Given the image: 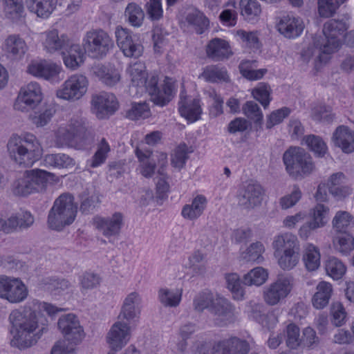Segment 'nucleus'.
<instances>
[{
    "mask_svg": "<svg viewBox=\"0 0 354 354\" xmlns=\"http://www.w3.org/2000/svg\"><path fill=\"white\" fill-rule=\"evenodd\" d=\"M320 252L317 247L308 243L304 248L303 261L308 271H315L320 266Z\"/></svg>",
    "mask_w": 354,
    "mask_h": 354,
    "instance_id": "43",
    "label": "nucleus"
},
{
    "mask_svg": "<svg viewBox=\"0 0 354 354\" xmlns=\"http://www.w3.org/2000/svg\"><path fill=\"white\" fill-rule=\"evenodd\" d=\"M329 208L323 204H317L310 210L312 222L317 228L323 227L328 221Z\"/></svg>",
    "mask_w": 354,
    "mask_h": 354,
    "instance_id": "55",
    "label": "nucleus"
},
{
    "mask_svg": "<svg viewBox=\"0 0 354 354\" xmlns=\"http://www.w3.org/2000/svg\"><path fill=\"white\" fill-rule=\"evenodd\" d=\"M124 17L132 26L140 27L143 23L145 13L140 6L136 3H130L125 9Z\"/></svg>",
    "mask_w": 354,
    "mask_h": 354,
    "instance_id": "48",
    "label": "nucleus"
},
{
    "mask_svg": "<svg viewBox=\"0 0 354 354\" xmlns=\"http://www.w3.org/2000/svg\"><path fill=\"white\" fill-rule=\"evenodd\" d=\"M141 297L136 292L129 293L124 299L118 319L130 321L140 314Z\"/></svg>",
    "mask_w": 354,
    "mask_h": 354,
    "instance_id": "24",
    "label": "nucleus"
},
{
    "mask_svg": "<svg viewBox=\"0 0 354 354\" xmlns=\"http://www.w3.org/2000/svg\"><path fill=\"white\" fill-rule=\"evenodd\" d=\"M294 278L290 274L279 275L277 279L264 287L263 299L268 306H276L283 301L291 292Z\"/></svg>",
    "mask_w": 354,
    "mask_h": 354,
    "instance_id": "9",
    "label": "nucleus"
},
{
    "mask_svg": "<svg viewBox=\"0 0 354 354\" xmlns=\"http://www.w3.org/2000/svg\"><path fill=\"white\" fill-rule=\"evenodd\" d=\"M304 140L308 148L317 156L322 157L326 153V144L321 137L308 135L304 138Z\"/></svg>",
    "mask_w": 354,
    "mask_h": 354,
    "instance_id": "61",
    "label": "nucleus"
},
{
    "mask_svg": "<svg viewBox=\"0 0 354 354\" xmlns=\"http://www.w3.org/2000/svg\"><path fill=\"white\" fill-rule=\"evenodd\" d=\"M12 336L10 344L20 350L29 348L37 343L36 333L38 320L36 313L30 308L12 310L8 317Z\"/></svg>",
    "mask_w": 354,
    "mask_h": 354,
    "instance_id": "2",
    "label": "nucleus"
},
{
    "mask_svg": "<svg viewBox=\"0 0 354 354\" xmlns=\"http://www.w3.org/2000/svg\"><path fill=\"white\" fill-rule=\"evenodd\" d=\"M304 27L302 20L291 14L282 16L277 24L279 32L287 38L298 37L302 32Z\"/></svg>",
    "mask_w": 354,
    "mask_h": 354,
    "instance_id": "20",
    "label": "nucleus"
},
{
    "mask_svg": "<svg viewBox=\"0 0 354 354\" xmlns=\"http://www.w3.org/2000/svg\"><path fill=\"white\" fill-rule=\"evenodd\" d=\"M93 224L106 238L117 236L124 225V216L120 212L107 217L96 216L93 219Z\"/></svg>",
    "mask_w": 354,
    "mask_h": 354,
    "instance_id": "17",
    "label": "nucleus"
},
{
    "mask_svg": "<svg viewBox=\"0 0 354 354\" xmlns=\"http://www.w3.org/2000/svg\"><path fill=\"white\" fill-rule=\"evenodd\" d=\"M252 95L257 100H258L264 109H266L271 100L270 88L263 82L259 83L258 85L252 89Z\"/></svg>",
    "mask_w": 354,
    "mask_h": 354,
    "instance_id": "62",
    "label": "nucleus"
},
{
    "mask_svg": "<svg viewBox=\"0 0 354 354\" xmlns=\"http://www.w3.org/2000/svg\"><path fill=\"white\" fill-rule=\"evenodd\" d=\"M206 54L213 61L221 62L228 59L233 55V52L227 41L216 37L208 42Z\"/></svg>",
    "mask_w": 354,
    "mask_h": 354,
    "instance_id": "19",
    "label": "nucleus"
},
{
    "mask_svg": "<svg viewBox=\"0 0 354 354\" xmlns=\"http://www.w3.org/2000/svg\"><path fill=\"white\" fill-rule=\"evenodd\" d=\"M12 159L24 167H31L42 154V147L37 137L31 133L13 134L7 144Z\"/></svg>",
    "mask_w": 354,
    "mask_h": 354,
    "instance_id": "3",
    "label": "nucleus"
},
{
    "mask_svg": "<svg viewBox=\"0 0 354 354\" xmlns=\"http://www.w3.org/2000/svg\"><path fill=\"white\" fill-rule=\"evenodd\" d=\"M132 84L134 86L139 87L142 82L145 80V77L149 73L146 71V66L142 62L138 61L131 63L127 69Z\"/></svg>",
    "mask_w": 354,
    "mask_h": 354,
    "instance_id": "46",
    "label": "nucleus"
},
{
    "mask_svg": "<svg viewBox=\"0 0 354 354\" xmlns=\"http://www.w3.org/2000/svg\"><path fill=\"white\" fill-rule=\"evenodd\" d=\"M333 139L336 146L340 147L345 153L354 151V131L346 126L337 128L333 133Z\"/></svg>",
    "mask_w": 354,
    "mask_h": 354,
    "instance_id": "28",
    "label": "nucleus"
},
{
    "mask_svg": "<svg viewBox=\"0 0 354 354\" xmlns=\"http://www.w3.org/2000/svg\"><path fill=\"white\" fill-rule=\"evenodd\" d=\"M178 110L183 117L192 122L198 120L202 113L199 100L185 96L183 93L180 94Z\"/></svg>",
    "mask_w": 354,
    "mask_h": 354,
    "instance_id": "23",
    "label": "nucleus"
},
{
    "mask_svg": "<svg viewBox=\"0 0 354 354\" xmlns=\"http://www.w3.org/2000/svg\"><path fill=\"white\" fill-rule=\"evenodd\" d=\"M75 137L68 127H59L55 131V144L57 147H73Z\"/></svg>",
    "mask_w": 354,
    "mask_h": 354,
    "instance_id": "57",
    "label": "nucleus"
},
{
    "mask_svg": "<svg viewBox=\"0 0 354 354\" xmlns=\"http://www.w3.org/2000/svg\"><path fill=\"white\" fill-rule=\"evenodd\" d=\"M243 113L254 123L261 124L263 113L259 105L254 101H247L242 106Z\"/></svg>",
    "mask_w": 354,
    "mask_h": 354,
    "instance_id": "59",
    "label": "nucleus"
},
{
    "mask_svg": "<svg viewBox=\"0 0 354 354\" xmlns=\"http://www.w3.org/2000/svg\"><path fill=\"white\" fill-rule=\"evenodd\" d=\"M272 246L276 255L282 250L299 249V242L295 234L285 232L279 234L274 237Z\"/></svg>",
    "mask_w": 354,
    "mask_h": 354,
    "instance_id": "29",
    "label": "nucleus"
},
{
    "mask_svg": "<svg viewBox=\"0 0 354 354\" xmlns=\"http://www.w3.org/2000/svg\"><path fill=\"white\" fill-rule=\"evenodd\" d=\"M291 110L288 107H282L272 111L268 116L266 121V128L271 129L274 126L280 124L284 118L290 114Z\"/></svg>",
    "mask_w": 354,
    "mask_h": 354,
    "instance_id": "63",
    "label": "nucleus"
},
{
    "mask_svg": "<svg viewBox=\"0 0 354 354\" xmlns=\"http://www.w3.org/2000/svg\"><path fill=\"white\" fill-rule=\"evenodd\" d=\"M347 29L345 22L331 19L326 22L323 28L322 35H315L313 43L301 52V59L304 62L313 61L317 70L326 64L331 55L340 45L338 37L344 33Z\"/></svg>",
    "mask_w": 354,
    "mask_h": 354,
    "instance_id": "1",
    "label": "nucleus"
},
{
    "mask_svg": "<svg viewBox=\"0 0 354 354\" xmlns=\"http://www.w3.org/2000/svg\"><path fill=\"white\" fill-rule=\"evenodd\" d=\"M215 325L225 326L234 322L235 308L225 298L220 296L216 297V301L210 309Z\"/></svg>",
    "mask_w": 354,
    "mask_h": 354,
    "instance_id": "15",
    "label": "nucleus"
},
{
    "mask_svg": "<svg viewBox=\"0 0 354 354\" xmlns=\"http://www.w3.org/2000/svg\"><path fill=\"white\" fill-rule=\"evenodd\" d=\"M139 88L144 89L150 96L151 102L160 106L167 105L174 95L173 80L165 77L162 82H160L158 75L155 73L146 76Z\"/></svg>",
    "mask_w": 354,
    "mask_h": 354,
    "instance_id": "7",
    "label": "nucleus"
},
{
    "mask_svg": "<svg viewBox=\"0 0 354 354\" xmlns=\"http://www.w3.org/2000/svg\"><path fill=\"white\" fill-rule=\"evenodd\" d=\"M77 212V207L74 203L73 196L69 194H62L56 199L49 212V227L57 231L62 230L74 221Z\"/></svg>",
    "mask_w": 354,
    "mask_h": 354,
    "instance_id": "5",
    "label": "nucleus"
},
{
    "mask_svg": "<svg viewBox=\"0 0 354 354\" xmlns=\"http://www.w3.org/2000/svg\"><path fill=\"white\" fill-rule=\"evenodd\" d=\"M200 77L203 78L206 82L212 83L229 81V76L226 68L218 65L205 66Z\"/></svg>",
    "mask_w": 354,
    "mask_h": 354,
    "instance_id": "42",
    "label": "nucleus"
},
{
    "mask_svg": "<svg viewBox=\"0 0 354 354\" xmlns=\"http://www.w3.org/2000/svg\"><path fill=\"white\" fill-rule=\"evenodd\" d=\"M43 37L44 46L48 52L51 53L60 50H63L69 45L70 39L68 36L64 34L59 35L56 29L44 32Z\"/></svg>",
    "mask_w": 354,
    "mask_h": 354,
    "instance_id": "25",
    "label": "nucleus"
},
{
    "mask_svg": "<svg viewBox=\"0 0 354 354\" xmlns=\"http://www.w3.org/2000/svg\"><path fill=\"white\" fill-rule=\"evenodd\" d=\"M333 290V286L330 283L324 281H320L316 287V292L312 299L313 306L317 309L324 308L328 304Z\"/></svg>",
    "mask_w": 354,
    "mask_h": 354,
    "instance_id": "32",
    "label": "nucleus"
},
{
    "mask_svg": "<svg viewBox=\"0 0 354 354\" xmlns=\"http://www.w3.org/2000/svg\"><path fill=\"white\" fill-rule=\"evenodd\" d=\"M88 82L86 76L81 74L71 75L57 91L59 98L75 101L82 98L87 91Z\"/></svg>",
    "mask_w": 354,
    "mask_h": 354,
    "instance_id": "10",
    "label": "nucleus"
},
{
    "mask_svg": "<svg viewBox=\"0 0 354 354\" xmlns=\"http://www.w3.org/2000/svg\"><path fill=\"white\" fill-rule=\"evenodd\" d=\"M85 52L80 45L70 41L69 45L62 52L65 66L71 70L77 69L84 62Z\"/></svg>",
    "mask_w": 354,
    "mask_h": 354,
    "instance_id": "22",
    "label": "nucleus"
},
{
    "mask_svg": "<svg viewBox=\"0 0 354 354\" xmlns=\"http://www.w3.org/2000/svg\"><path fill=\"white\" fill-rule=\"evenodd\" d=\"M55 175L42 169L26 171L21 178L16 180L12 185L15 195L27 196L32 194H41L46 191L49 179Z\"/></svg>",
    "mask_w": 354,
    "mask_h": 354,
    "instance_id": "4",
    "label": "nucleus"
},
{
    "mask_svg": "<svg viewBox=\"0 0 354 354\" xmlns=\"http://www.w3.org/2000/svg\"><path fill=\"white\" fill-rule=\"evenodd\" d=\"M345 176L342 172L332 174L328 180L327 187L330 194L335 198L341 199L350 194L348 187L344 185Z\"/></svg>",
    "mask_w": 354,
    "mask_h": 354,
    "instance_id": "30",
    "label": "nucleus"
},
{
    "mask_svg": "<svg viewBox=\"0 0 354 354\" xmlns=\"http://www.w3.org/2000/svg\"><path fill=\"white\" fill-rule=\"evenodd\" d=\"M91 103L93 112L99 119L109 117L113 114L118 108L115 96L105 91L93 94Z\"/></svg>",
    "mask_w": 354,
    "mask_h": 354,
    "instance_id": "14",
    "label": "nucleus"
},
{
    "mask_svg": "<svg viewBox=\"0 0 354 354\" xmlns=\"http://www.w3.org/2000/svg\"><path fill=\"white\" fill-rule=\"evenodd\" d=\"M299 249L286 250L278 259L279 267L284 270H290L294 268L299 261Z\"/></svg>",
    "mask_w": 354,
    "mask_h": 354,
    "instance_id": "49",
    "label": "nucleus"
},
{
    "mask_svg": "<svg viewBox=\"0 0 354 354\" xmlns=\"http://www.w3.org/2000/svg\"><path fill=\"white\" fill-rule=\"evenodd\" d=\"M265 248L262 243L256 242L252 243L245 252L241 254V259L245 262L261 263L263 258L262 254L264 252Z\"/></svg>",
    "mask_w": 354,
    "mask_h": 354,
    "instance_id": "54",
    "label": "nucleus"
},
{
    "mask_svg": "<svg viewBox=\"0 0 354 354\" xmlns=\"http://www.w3.org/2000/svg\"><path fill=\"white\" fill-rule=\"evenodd\" d=\"M28 10L38 17L48 18L55 10L57 0H26Z\"/></svg>",
    "mask_w": 354,
    "mask_h": 354,
    "instance_id": "34",
    "label": "nucleus"
},
{
    "mask_svg": "<svg viewBox=\"0 0 354 354\" xmlns=\"http://www.w3.org/2000/svg\"><path fill=\"white\" fill-rule=\"evenodd\" d=\"M216 301V297L209 291H203L198 293L193 299V308L198 313H202L210 309Z\"/></svg>",
    "mask_w": 354,
    "mask_h": 354,
    "instance_id": "47",
    "label": "nucleus"
},
{
    "mask_svg": "<svg viewBox=\"0 0 354 354\" xmlns=\"http://www.w3.org/2000/svg\"><path fill=\"white\" fill-rule=\"evenodd\" d=\"M221 351L217 354H247L250 350L249 344L245 340L232 337L219 343Z\"/></svg>",
    "mask_w": 354,
    "mask_h": 354,
    "instance_id": "33",
    "label": "nucleus"
},
{
    "mask_svg": "<svg viewBox=\"0 0 354 354\" xmlns=\"http://www.w3.org/2000/svg\"><path fill=\"white\" fill-rule=\"evenodd\" d=\"M111 151V147L104 138H102L96 144V151L91 160H88L89 166L92 168L97 167L104 164L109 153Z\"/></svg>",
    "mask_w": 354,
    "mask_h": 354,
    "instance_id": "44",
    "label": "nucleus"
},
{
    "mask_svg": "<svg viewBox=\"0 0 354 354\" xmlns=\"http://www.w3.org/2000/svg\"><path fill=\"white\" fill-rule=\"evenodd\" d=\"M183 295L181 288H162L158 290L159 301L165 307L176 308L180 303Z\"/></svg>",
    "mask_w": 354,
    "mask_h": 354,
    "instance_id": "37",
    "label": "nucleus"
},
{
    "mask_svg": "<svg viewBox=\"0 0 354 354\" xmlns=\"http://www.w3.org/2000/svg\"><path fill=\"white\" fill-rule=\"evenodd\" d=\"M264 194L265 190L259 183L254 180L246 181L239 189L238 204L244 209H253L261 204Z\"/></svg>",
    "mask_w": 354,
    "mask_h": 354,
    "instance_id": "11",
    "label": "nucleus"
},
{
    "mask_svg": "<svg viewBox=\"0 0 354 354\" xmlns=\"http://www.w3.org/2000/svg\"><path fill=\"white\" fill-rule=\"evenodd\" d=\"M335 248L342 255H348L354 249V238L350 233L337 236L333 241Z\"/></svg>",
    "mask_w": 354,
    "mask_h": 354,
    "instance_id": "56",
    "label": "nucleus"
},
{
    "mask_svg": "<svg viewBox=\"0 0 354 354\" xmlns=\"http://www.w3.org/2000/svg\"><path fill=\"white\" fill-rule=\"evenodd\" d=\"M286 170L295 180H301L315 169L312 158L301 147H290L283 156Z\"/></svg>",
    "mask_w": 354,
    "mask_h": 354,
    "instance_id": "6",
    "label": "nucleus"
},
{
    "mask_svg": "<svg viewBox=\"0 0 354 354\" xmlns=\"http://www.w3.org/2000/svg\"><path fill=\"white\" fill-rule=\"evenodd\" d=\"M4 12L12 21H20L26 17L23 0H3Z\"/></svg>",
    "mask_w": 354,
    "mask_h": 354,
    "instance_id": "41",
    "label": "nucleus"
},
{
    "mask_svg": "<svg viewBox=\"0 0 354 354\" xmlns=\"http://www.w3.org/2000/svg\"><path fill=\"white\" fill-rule=\"evenodd\" d=\"M55 113L53 105L45 104L35 111L32 117L33 123L37 127L45 126Z\"/></svg>",
    "mask_w": 354,
    "mask_h": 354,
    "instance_id": "51",
    "label": "nucleus"
},
{
    "mask_svg": "<svg viewBox=\"0 0 354 354\" xmlns=\"http://www.w3.org/2000/svg\"><path fill=\"white\" fill-rule=\"evenodd\" d=\"M227 288L232 292L233 298L236 300H243L245 298V291L241 286L239 276L236 273L226 274L225 277Z\"/></svg>",
    "mask_w": 354,
    "mask_h": 354,
    "instance_id": "58",
    "label": "nucleus"
},
{
    "mask_svg": "<svg viewBox=\"0 0 354 354\" xmlns=\"http://www.w3.org/2000/svg\"><path fill=\"white\" fill-rule=\"evenodd\" d=\"M29 73L47 80H54L61 71V67L51 62H32L28 67Z\"/></svg>",
    "mask_w": 354,
    "mask_h": 354,
    "instance_id": "21",
    "label": "nucleus"
},
{
    "mask_svg": "<svg viewBox=\"0 0 354 354\" xmlns=\"http://www.w3.org/2000/svg\"><path fill=\"white\" fill-rule=\"evenodd\" d=\"M332 225L337 232L350 233L354 227V218L348 212L338 211L332 221Z\"/></svg>",
    "mask_w": 354,
    "mask_h": 354,
    "instance_id": "39",
    "label": "nucleus"
},
{
    "mask_svg": "<svg viewBox=\"0 0 354 354\" xmlns=\"http://www.w3.org/2000/svg\"><path fill=\"white\" fill-rule=\"evenodd\" d=\"M43 161L46 167L57 169H70L75 165V160L63 153L46 154Z\"/></svg>",
    "mask_w": 354,
    "mask_h": 354,
    "instance_id": "36",
    "label": "nucleus"
},
{
    "mask_svg": "<svg viewBox=\"0 0 354 354\" xmlns=\"http://www.w3.org/2000/svg\"><path fill=\"white\" fill-rule=\"evenodd\" d=\"M131 337L129 324L123 321L115 322L106 335V342L113 351H120L129 342Z\"/></svg>",
    "mask_w": 354,
    "mask_h": 354,
    "instance_id": "16",
    "label": "nucleus"
},
{
    "mask_svg": "<svg viewBox=\"0 0 354 354\" xmlns=\"http://www.w3.org/2000/svg\"><path fill=\"white\" fill-rule=\"evenodd\" d=\"M3 50L15 59L21 58L28 50L25 40L19 35H9L4 41Z\"/></svg>",
    "mask_w": 354,
    "mask_h": 354,
    "instance_id": "27",
    "label": "nucleus"
},
{
    "mask_svg": "<svg viewBox=\"0 0 354 354\" xmlns=\"http://www.w3.org/2000/svg\"><path fill=\"white\" fill-rule=\"evenodd\" d=\"M268 277V272L262 267H257L245 274L242 282L246 286H259L264 283Z\"/></svg>",
    "mask_w": 354,
    "mask_h": 354,
    "instance_id": "50",
    "label": "nucleus"
},
{
    "mask_svg": "<svg viewBox=\"0 0 354 354\" xmlns=\"http://www.w3.org/2000/svg\"><path fill=\"white\" fill-rule=\"evenodd\" d=\"M207 201L203 195H197L190 204L185 205L181 210V216L187 220L195 221L204 212Z\"/></svg>",
    "mask_w": 354,
    "mask_h": 354,
    "instance_id": "26",
    "label": "nucleus"
},
{
    "mask_svg": "<svg viewBox=\"0 0 354 354\" xmlns=\"http://www.w3.org/2000/svg\"><path fill=\"white\" fill-rule=\"evenodd\" d=\"M136 154L140 165V173L146 178H151L155 172L156 163L152 158V153L149 150L136 149Z\"/></svg>",
    "mask_w": 354,
    "mask_h": 354,
    "instance_id": "40",
    "label": "nucleus"
},
{
    "mask_svg": "<svg viewBox=\"0 0 354 354\" xmlns=\"http://www.w3.org/2000/svg\"><path fill=\"white\" fill-rule=\"evenodd\" d=\"M27 296L28 289L25 284L19 278L13 277L4 299L17 304L25 300Z\"/></svg>",
    "mask_w": 354,
    "mask_h": 354,
    "instance_id": "35",
    "label": "nucleus"
},
{
    "mask_svg": "<svg viewBox=\"0 0 354 354\" xmlns=\"http://www.w3.org/2000/svg\"><path fill=\"white\" fill-rule=\"evenodd\" d=\"M239 6L241 15L245 20L250 23H254L259 20L261 8L257 0H241Z\"/></svg>",
    "mask_w": 354,
    "mask_h": 354,
    "instance_id": "38",
    "label": "nucleus"
},
{
    "mask_svg": "<svg viewBox=\"0 0 354 354\" xmlns=\"http://www.w3.org/2000/svg\"><path fill=\"white\" fill-rule=\"evenodd\" d=\"M57 326L66 341L79 344L85 333L76 315L69 313L59 317Z\"/></svg>",
    "mask_w": 354,
    "mask_h": 354,
    "instance_id": "13",
    "label": "nucleus"
},
{
    "mask_svg": "<svg viewBox=\"0 0 354 354\" xmlns=\"http://www.w3.org/2000/svg\"><path fill=\"white\" fill-rule=\"evenodd\" d=\"M151 111L148 104L145 102H133L131 106L126 111V117L131 120H138L149 118Z\"/></svg>",
    "mask_w": 354,
    "mask_h": 354,
    "instance_id": "52",
    "label": "nucleus"
},
{
    "mask_svg": "<svg viewBox=\"0 0 354 354\" xmlns=\"http://www.w3.org/2000/svg\"><path fill=\"white\" fill-rule=\"evenodd\" d=\"M346 0H318V11L321 17L333 16L339 6Z\"/></svg>",
    "mask_w": 354,
    "mask_h": 354,
    "instance_id": "60",
    "label": "nucleus"
},
{
    "mask_svg": "<svg viewBox=\"0 0 354 354\" xmlns=\"http://www.w3.org/2000/svg\"><path fill=\"white\" fill-rule=\"evenodd\" d=\"M93 74L104 84L113 86L120 80V72L109 65L98 64L93 68Z\"/></svg>",
    "mask_w": 354,
    "mask_h": 354,
    "instance_id": "31",
    "label": "nucleus"
},
{
    "mask_svg": "<svg viewBox=\"0 0 354 354\" xmlns=\"http://www.w3.org/2000/svg\"><path fill=\"white\" fill-rule=\"evenodd\" d=\"M185 20L198 34H202L209 26L208 19L198 10L189 12L186 15Z\"/></svg>",
    "mask_w": 354,
    "mask_h": 354,
    "instance_id": "45",
    "label": "nucleus"
},
{
    "mask_svg": "<svg viewBox=\"0 0 354 354\" xmlns=\"http://www.w3.org/2000/svg\"><path fill=\"white\" fill-rule=\"evenodd\" d=\"M115 35L117 44L126 57L137 58L142 55L143 46L137 35L121 26L115 28Z\"/></svg>",
    "mask_w": 354,
    "mask_h": 354,
    "instance_id": "12",
    "label": "nucleus"
},
{
    "mask_svg": "<svg viewBox=\"0 0 354 354\" xmlns=\"http://www.w3.org/2000/svg\"><path fill=\"white\" fill-rule=\"evenodd\" d=\"M145 9L149 18L152 21L160 20L163 16L161 0H149L145 4Z\"/></svg>",
    "mask_w": 354,
    "mask_h": 354,
    "instance_id": "64",
    "label": "nucleus"
},
{
    "mask_svg": "<svg viewBox=\"0 0 354 354\" xmlns=\"http://www.w3.org/2000/svg\"><path fill=\"white\" fill-rule=\"evenodd\" d=\"M42 100V93L40 86L37 82H30L27 86L21 88L17 100L15 104L16 109L24 110L21 103L26 104L30 109H35Z\"/></svg>",
    "mask_w": 354,
    "mask_h": 354,
    "instance_id": "18",
    "label": "nucleus"
},
{
    "mask_svg": "<svg viewBox=\"0 0 354 354\" xmlns=\"http://www.w3.org/2000/svg\"><path fill=\"white\" fill-rule=\"evenodd\" d=\"M327 274L335 280L341 279L346 273V266L336 257H329L325 263Z\"/></svg>",
    "mask_w": 354,
    "mask_h": 354,
    "instance_id": "53",
    "label": "nucleus"
},
{
    "mask_svg": "<svg viewBox=\"0 0 354 354\" xmlns=\"http://www.w3.org/2000/svg\"><path fill=\"white\" fill-rule=\"evenodd\" d=\"M84 50L92 57L101 59L105 57L114 47L111 36L102 29L88 31L84 39Z\"/></svg>",
    "mask_w": 354,
    "mask_h": 354,
    "instance_id": "8",
    "label": "nucleus"
}]
</instances>
